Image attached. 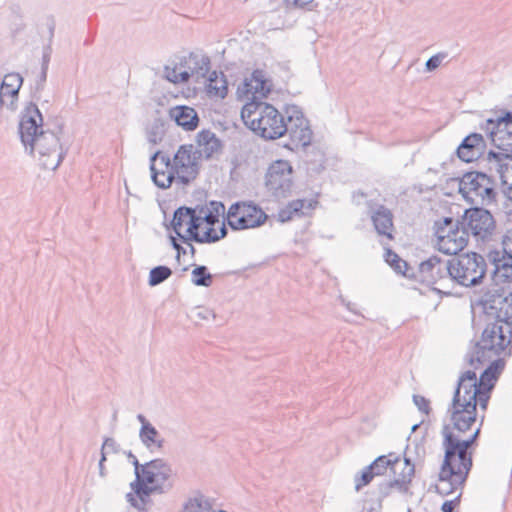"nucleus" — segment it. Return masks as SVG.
<instances>
[{"mask_svg": "<svg viewBox=\"0 0 512 512\" xmlns=\"http://www.w3.org/2000/svg\"><path fill=\"white\" fill-rule=\"evenodd\" d=\"M503 252L505 254L512 255V230L508 231L506 235H504L502 240Z\"/></svg>", "mask_w": 512, "mask_h": 512, "instance_id": "47", "label": "nucleus"}, {"mask_svg": "<svg viewBox=\"0 0 512 512\" xmlns=\"http://www.w3.org/2000/svg\"><path fill=\"white\" fill-rule=\"evenodd\" d=\"M54 29H55V24L54 22H52L49 26V44L44 47L43 49V56H42V66H41V69L42 70H48V66H49V62H50V58H51V42H52V38L54 36Z\"/></svg>", "mask_w": 512, "mask_h": 512, "instance_id": "41", "label": "nucleus"}, {"mask_svg": "<svg viewBox=\"0 0 512 512\" xmlns=\"http://www.w3.org/2000/svg\"><path fill=\"white\" fill-rule=\"evenodd\" d=\"M150 170L153 183L161 189L169 188L175 179L170 157L160 151L150 157Z\"/></svg>", "mask_w": 512, "mask_h": 512, "instance_id": "19", "label": "nucleus"}, {"mask_svg": "<svg viewBox=\"0 0 512 512\" xmlns=\"http://www.w3.org/2000/svg\"><path fill=\"white\" fill-rule=\"evenodd\" d=\"M504 187H507L506 194L509 199H512V172L508 173V183L502 184Z\"/></svg>", "mask_w": 512, "mask_h": 512, "instance_id": "54", "label": "nucleus"}, {"mask_svg": "<svg viewBox=\"0 0 512 512\" xmlns=\"http://www.w3.org/2000/svg\"><path fill=\"white\" fill-rule=\"evenodd\" d=\"M499 151H489L487 161L489 172L495 171L499 175L501 184L508 183V173L512 172V132L493 138L492 143Z\"/></svg>", "mask_w": 512, "mask_h": 512, "instance_id": "12", "label": "nucleus"}, {"mask_svg": "<svg viewBox=\"0 0 512 512\" xmlns=\"http://www.w3.org/2000/svg\"><path fill=\"white\" fill-rule=\"evenodd\" d=\"M489 257L495 266L493 284L478 301L486 321L482 345L488 352L512 342V255L493 251Z\"/></svg>", "mask_w": 512, "mask_h": 512, "instance_id": "2", "label": "nucleus"}, {"mask_svg": "<svg viewBox=\"0 0 512 512\" xmlns=\"http://www.w3.org/2000/svg\"><path fill=\"white\" fill-rule=\"evenodd\" d=\"M405 467H415L409 457L404 456Z\"/></svg>", "mask_w": 512, "mask_h": 512, "instance_id": "58", "label": "nucleus"}, {"mask_svg": "<svg viewBox=\"0 0 512 512\" xmlns=\"http://www.w3.org/2000/svg\"><path fill=\"white\" fill-rule=\"evenodd\" d=\"M22 82L23 78L20 76V74L10 73L5 75L0 88L5 91L7 95L15 98L18 95Z\"/></svg>", "mask_w": 512, "mask_h": 512, "instance_id": "34", "label": "nucleus"}, {"mask_svg": "<svg viewBox=\"0 0 512 512\" xmlns=\"http://www.w3.org/2000/svg\"><path fill=\"white\" fill-rule=\"evenodd\" d=\"M196 141L198 144L199 154L204 155L205 158H210L221 149V142L216 137L215 133L210 130H202L197 134Z\"/></svg>", "mask_w": 512, "mask_h": 512, "instance_id": "27", "label": "nucleus"}, {"mask_svg": "<svg viewBox=\"0 0 512 512\" xmlns=\"http://www.w3.org/2000/svg\"><path fill=\"white\" fill-rule=\"evenodd\" d=\"M227 233H228L227 228H226L225 224L223 223L219 229V234H218L219 240L226 237Z\"/></svg>", "mask_w": 512, "mask_h": 512, "instance_id": "56", "label": "nucleus"}, {"mask_svg": "<svg viewBox=\"0 0 512 512\" xmlns=\"http://www.w3.org/2000/svg\"><path fill=\"white\" fill-rule=\"evenodd\" d=\"M47 71L48 70H42L41 69V73L38 76V80L36 82V89L37 90H42L44 88V84H45L46 79H47Z\"/></svg>", "mask_w": 512, "mask_h": 512, "instance_id": "52", "label": "nucleus"}, {"mask_svg": "<svg viewBox=\"0 0 512 512\" xmlns=\"http://www.w3.org/2000/svg\"><path fill=\"white\" fill-rule=\"evenodd\" d=\"M485 148L486 141L483 135L480 133H471L462 140L456 153L461 161L469 163L479 159L484 153Z\"/></svg>", "mask_w": 512, "mask_h": 512, "instance_id": "22", "label": "nucleus"}, {"mask_svg": "<svg viewBox=\"0 0 512 512\" xmlns=\"http://www.w3.org/2000/svg\"><path fill=\"white\" fill-rule=\"evenodd\" d=\"M413 402L419 411L428 415L431 412L430 401L422 395H413Z\"/></svg>", "mask_w": 512, "mask_h": 512, "instance_id": "43", "label": "nucleus"}, {"mask_svg": "<svg viewBox=\"0 0 512 512\" xmlns=\"http://www.w3.org/2000/svg\"><path fill=\"white\" fill-rule=\"evenodd\" d=\"M169 117L185 131H194L199 125V117L194 108L177 105L169 109Z\"/></svg>", "mask_w": 512, "mask_h": 512, "instance_id": "25", "label": "nucleus"}, {"mask_svg": "<svg viewBox=\"0 0 512 512\" xmlns=\"http://www.w3.org/2000/svg\"><path fill=\"white\" fill-rule=\"evenodd\" d=\"M241 118L253 132L267 140H275L285 135L284 116L271 104L263 101H250L241 110Z\"/></svg>", "mask_w": 512, "mask_h": 512, "instance_id": "5", "label": "nucleus"}, {"mask_svg": "<svg viewBox=\"0 0 512 512\" xmlns=\"http://www.w3.org/2000/svg\"><path fill=\"white\" fill-rule=\"evenodd\" d=\"M477 405L480 406V390L475 371L468 370L458 379L452 402L447 413L451 425L445 424L441 434L444 459L440 467L439 488L447 494L466 482L473 466V450L480 436L484 415L480 425L466 436L477 420Z\"/></svg>", "mask_w": 512, "mask_h": 512, "instance_id": "1", "label": "nucleus"}, {"mask_svg": "<svg viewBox=\"0 0 512 512\" xmlns=\"http://www.w3.org/2000/svg\"><path fill=\"white\" fill-rule=\"evenodd\" d=\"M399 461V456L394 453H390L388 455L378 456L370 465H368V467L369 470L373 472L374 476H382L386 473L388 468L396 473V466Z\"/></svg>", "mask_w": 512, "mask_h": 512, "instance_id": "30", "label": "nucleus"}, {"mask_svg": "<svg viewBox=\"0 0 512 512\" xmlns=\"http://www.w3.org/2000/svg\"><path fill=\"white\" fill-rule=\"evenodd\" d=\"M370 217L374 228L378 235L393 240L392 234L394 230L393 214L390 209L384 205H377L376 208L370 210Z\"/></svg>", "mask_w": 512, "mask_h": 512, "instance_id": "24", "label": "nucleus"}, {"mask_svg": "<svg viewBox=\"0 0 512 512\" xmlns=\"http://www.w3.org/2000/svg\"><path fill=\"white\" fill-rule=\"evenodd\" d=\"M203 512H216V510L212 509V501L210 500V510L209 511H203Z\"/></svg>", "mask_w": 512, "mask_h": 512, "instance_id": "61", "label": "nucleus"}, {"mask_svg": "<svg viewBox=\"0 0 512 512\" xmlns=\"http://www.w3.org/2000/svg\"><path fill=\"white\" fill-rule=\"evenodd\" d=\"M120 451V445L116 442V440L112 437H105L102 447H101V453H119Z\"/></svg>", "mask_w": 512, "mask_h": 512, "instance_id": "42", "label": "nucleus"}, {"mask_svg": "<svg viewBox=\"0 0 512 512\" xmlns=\"http://www.w3.org/2000/svg\"><path fill=\"white\" fill-rule=\"evenodd\" d=\"M437 247L447 255H457L468 244V236L460 218L445 217L436 223Z\"/></svg>", "mask_w": 512, "mask_h": 512, "instance_id": "10", "label": "nucleus"}, {"mask_svg": "<svg viewBox=\"0 0 512 512\" xmlns=\"http://www.w3.org/2000/svg\"><path fill=\"white\" fill-rule=\"evenodd\" d=\"M170 239H171L172 247H173L174 249H176V248L179 246V244H180V243H179V242L177 241V239H176L175 237H173V236H171V237H170Z\"/></svg>", "mask_w": 512, "mask_h": 512, "instance_id": "59", "label": "nucleus"}, {"mask_svg": "<svg viewBox=\"0 0 512 512\" xmlns=\"http://www.w3.org/2000/svg\"><path fill=\"white\" fill-rule=\"evenodd\" d=\"M367 512H379L377 509L371 508Z\"/></svg>", "mask_w": 512, "mask_h": 512, "instance_id": "63", "label": "nucleus"}, {"mask_svg": "<svg viewBox=\"0 0 512 512\" xmlns=\"http://www.w3.org/2000/svg\"><path fill=\"white\" fill-rule=\"evenodd\" d=\"M373 472L369 470V467H365L361 472L360 476H355V489L360 491L364 486L368 485L374 478Z\"/></svg>", "mask_w": 512, "mask_h": 512, "instance_id": "40", "label": "nucleus"}, {"mask_svg": "<svg viewBox=\"0 0 512 512\" xmlns=\"http://www.w3.org/2000/svg\"><path fill=\"white\" fill-rule=\"evenodd\" d=\"M139 438L141 443L151 452L164 448L165 440L153 425L141 427Z\"/></svg>", "mask_w": 512, "mask_h": 512, "instance_id": "28", "label": "nucleus"}, {"mask_svg": "<svg viewBox=\"0 0 512 512\" xmlns=\"http://www.w3.org/2000/svg\"><path fill=\"white\" fill-rule=\"evenodd\" d=\"M133 492L126 495L127 501L139 510H144L147 498L152 494H163V488L157 487L146 481L145 476L141 473H136L135 480L130 484Z\"/></svg>", "mask_w": 512, "mask_h": 512, "instance_id": "20", "label": "nucleus"}, {"mask_svg": "<svg viewBox=\"0 0 512 512\" xmlns=\"http://www.w3.org/2000/svg\"><path fill=\"white\" fill-rule=\"evenodd\" d=\"M116 419H117V412H114V414H113V420H114V421H116Z\"/></svg>", "mask_w": 512, "mask_h": 512, "instance_id": "64", "label": "nucleus"}, {"mask_svg": "<svg viewBox=\"0 0 512 512\" xmlns=\"http://www.w3.org/2000/svg\"><path fill=\"white\" fill-rule=\"evenodd\" d=\"M482 341L483 335L480 341L474 345L472 351L467 355V361L475 369L485 363H489L488 367L480 374V377L477 378V384L480 390V408L485 411L491 397V392L505 366V362L500 358V355L510 343L503 345L502 349L498 350L495 348V350L488 352L482 345Z\"/></svg>", "mask_w": 512, "mask_h": 512, "instance_id": "4", "label": "nucleus"}, {"mask_svg": "<svg viewBox=\"0 0 512 512\" xmlns=\"http://www.w3.org/2000/svg\"><path fill=\"white\" fill-rule=\"evenodd\" d=\"M202 224L197 206L195 208L181 206L174 211L171 227L179 239L188 245L192 256L196 250L191 244V235L196 228H201Z\"/></svg>", "mask_w": 512, "mask_h": 512, "instance_id": "13", "label": "nucleus"}, {"mask_svg": "<svg viewBox=\"0 0 512 512\" xmlns=\"http://www.w3.org/2000/svg\"><path fill=\"white\" fill-rule=\"evenodd\" d=\"M390 483L393 489H397L401 493H407L410 489V483L399 476L394 480H390Z\"/></svg>", "mask_w": 512, "mask_h": 512, "instance_id": "45", "label": "nucleus"}, {"mask_svg": "<svg viewBox=\"0 0 512 512\" xmlns=\"http://www.w3.org/2000/svg\"><path fill=\"white\" fill-rule=\"evenodd\" d=\"M285 126L287 127L285 134H288L290 138V142L285 144V147L294 150L310 145L313 134L312 130L308 120L296 107H293L291 113L288 114Z\"/></svg>", "mask_w": 512, "mask_h": 512, "instance_id": "15", "label": "nucleus"}, {"mask_svg": "<svg viewBox=\"0 0 512 512\" xmlns=\"http://www.w3.org/2000/svg\"><path fill=\"white\" fill-rule=\"evenodd\" d=\"M202 223L214 226L219 222V216L225 212V206L219 201H210L207 206H197Z\"/></svg>", "mask_w": 512, "mask_h": 512, "instance_id": "29", "label": "nucleus"}, {"mask_svg": "<svg viewBox=\"0 0 512 512\" xmlns=\"http://www.w3.org/2000/svg\"><path fill=\"white\" fill-rule=\"evenodd\" d=\"M175 250L177 252V255H176L177 260L180 259V256L182 254L185 255V248L181 244H179V246Z\"/></svg>", "mask_w": 512, "mask_h": 512, "instance_id": "57", "label": "nucleus"}, {"mask_svg": "<svg viewBox=\"0 0 512 512\" xmlns=\"http://www.w3.org/2000/svg\"><path fill=\"white\" fill-rule=\"evenodd\" d=\"M270 90L265 72L260 69L254 70L250 77L245 78L242 87H238V93L245 95L250 101H262Z\"/></svg>", "mask_w": 512, "mask_h": 512, "instance_id": "21", "label": "nucleus"}, {"mask_svg": "<svg viewBox=\"0 0 512 512\" xmlns=\"http://www.w3.org/2000/svg\"><path fill=\"white\" fill-rule=\"evenodd\" d=\"M459 193L473 206H497L498 182L492 174L472 170L459 178Z\"/></svg>", "mask_w": 512, "mask_h": 512, "instance_id": "6", "label": "nucleus"}, {"mask_svg": "<svg viewBox=\"0 0 512 512\" xmlns=\"http://www.w3.org/2000/svg\"><path fill=\"white\" fill-rule=\"evenodd\" d=\"M207 80V89L209 94L220 98H225L228 93V83L223 72L218 75L217 71H212Z\"/></svg>", "mask_w": 512, "mask_h": 512, "instance_id": "32", "label": "nucleus"}, {"mask_svg": "<svg viewBox=\"0 0 512 512\" xmlns=\"http://www.w3.org/2000/svg\"><path fill=\"white\" fill-rule=\"evenodd\" d=\"M447 57L446 53H438L436 55L431 56L425 63V67L427 71H434L437 69L441 62Z\"/></svg>", "mask_w": 512, "mask_h": 512, "instance_id": "44", "label": "nucleus"}, {"mask_svg": "<svg viewBox=\"0 0 512 512\" xmlns=\"http://www.w3.org/2000/svg\"><path fill=\"white\" fill-rule=\"evenodd\" d=\"M419 273L423 281L444 286L445 281L452 282V259L433 255L419 264Z\"/></svg>", "mask_w": 512, "mask_h": 512, "instance_id": "17", "label": "nucleus"}, {"mask_svg": "<svg viewBox=\"0 0 512 512\" xmlns=\"http://www.w3.org/2000/svg\"><path fill=\"white\" fill-rule=\"evenodd\" d=\"M191 282L195 286L210 287L213 282V276L204 265L196 266L191 272Z\"/></svg>", "mask_w": 512, "mask_h": 512, "instance_id": "35", "label": "nucleus"}, {"mask_svg": "<svg viewBox=\"0 0 512 512\" xmlns=\"http://www.w3.org/2000/svg\"><path fill=\"white\" fill-rule=\"evenodd\" d=\"M487 264L484 257L469 252L452 258V282L464 287H473L482 283Z\"/></svg>", "mask_w": 512, "mask_h": 512, "instance_id": "9", "label": "nucleus"}, {"mask_svg": "<svg viewBox=\"0 0 512 512\" xmlns=\"http://www.w3.org/2000/svg\"><path fill=\"white\" fill-rule=\"evenodd\" d=\"M210 58L201 52H190L188 55L180 56L172 65H165L163 77L173 83H188L192 77L206 79L210 71Z\"/></svg>", "mask_w": 512, "mask_h": 512, "instance_id": "8", "label": "nucleus"}, {"mask_svg": "<svg viewBox=\"0 0 512 512\" xmlns=\"http://www.w3.org/2000/svg\"><path fill=\"white\" fill-rule=\"evenodd\" d=\"M385 249L384 258L385 261L389 264V266L398 274H401L406 277H411L409 274V264L399 257L392 249L386 247L387 244L382 243Z\"/></svg>", "mask_w": 512, "mask_h": 512, "instance_id": "33", "label": "nucleus"}, {"mask_svg": "<svg viewBox=\"0 0 512 512\" xmlns=\"http://www.w3.org/2000/svg\"><path fill=\"white\" fill-rule=\"evenodd\" d=\"M204 510H210V498L197 490L193 493V496L184 501L179 512H203Z\"/></svg>", "mask_w": 512, "mask_h": 512, "instance_id": "31", "label": "nucleus"}, {"mask_svg": "<svg viewBox=\"0 0 512 512\" xmlns=\"http://www.w3.org/2000/svg\"><path fill=\"white\" fill-rule=\"evenodd\" d=\"M105 461H106L105 453H101V458H100V461H99V475L101 477H105L106 476V470H105V466H104V462Z\"/></svg>", "mask_w": 512, "mask_h": 512, "instance_id": "53", "label": "nucleus"}, {"mask_svg": "<svg viewBox=\"0 0 512 512\" xmlns=\"http://www.w3.org/2000/svg\"><path fill=\"white\" fill-rule=\"evenodd\" d=\"M200 228H196L194 233L191 235V242H197V243H214L219 241L218 233L213 228V226H210L207 228V230L203 233H199Z\"/></svg>", "mask_w": 512, "mask_h": 512, "instance_id": "38", "label": "nucleus"}, {"mask_svg": "<svg viewBox=\"0 0 512 512\" xmlns=\"http://www.w3.org/2000/svg\"><path fill=\"white\" fill-rule=\"evenodd\" d=\"M141 474L150 484L163 488V494L174 487L172 466L162 458H156L143 464Z\"/></svg>", "mask_w": 512, "mask_h": 512, "instance_id": "18", "label": "nucleus"}, {"mask_svg": "<svg viewBox=\"0 0 512 512\" xmlns=\"http://www.w3.org/2000/svg\"><path fill=\"white\" fill-rule=\"evenodd\" d=\"M491 206H472L464 210L460 217V225L466 234L477 244H487L495 241L499 235L496 220L489 210Z\"/></svg>", "mask_w": 512, "mask_h": 512, "instance_id": "7", "label": "nucleus"}, {"mask_svg": "<svg viewBox=\"0 0 512 512\" xmlns=\"http://www.w3.org/2000/svg\"><path fill=\"white\" fill-rule=\"evenodd\" d=\"M172 275V270L168 266L159 265L150 270L148 283L150 286H157L163 283Z\"/></svg>", "mask_w": 512, "mask_h": 512, "instance_id": "37", "label": "nucleus"}, {"mask_svg": "<svg viewBox=\"0 0 512 512\" xmlns=\"http://www.w3.org/2000/svg\"><path fill=\"white\" fill-rule=\"evenodd\" d=\"M289 8H307L312 9L314 0H284Z\"/></svg>", "mask_w": 512, "mask_h": 512, "instance_id": "46", "label": "nucleus"}, {"mask_svg": "<svg viewBox=\"0 0 512 512\" xmlns=\"http://www.w3.org/2000/svg\"><path fill=\"white\" fill-rule=\"evenodd\" d=\"M147 140L152 144H158L162 141L165 134V124L160 118L154 119V121L147 128Z\"/></svg>", "mask_w": 512, "mask_h": 512, "instance_id": "36", "label": "nucleus"}, {"mask_svg": "<svg viewBox=\"0 0 512 512\" xmlns=\"http://www.w3.org/2000/svg\"><path fill=\"white\" fill-rule=\"evenodd\" d=\"M137 420L141 423V427L152 425L143 414H138Z\"/></svg>", "mask_w": 512, "mask_h": 512, "instance_id": "55", "label": "nucleus"}, {"mask_svg": "<svg viewBox=\"0 0 512 512\" xmlns=\"http://www.w3.org/2000/svg\"><path fill=\"white\" fill-rule=\"evenodd\" d=\"M19 134L25 150L30 154H39L44 169L56 170L59 167L66 154L60 143L63 129L44 130L43 117L36 104L30 103L22 112Z\"/></svg>", "mask_w": 512, "mask_h": 512, "instance_id": "3", "label": "nucleus"}, {"mask_svg": "<svg viewBox=\"0 0 512 512\" xmlns=\"http://www.w3.org/2000/svg\"><path fill=\"white\" fill-rule=\"evenodd\" d=\"M172 170L182 184H189L196 179L199 165L193 145H181L171 161Z\"/></svg>", "mask_w": 512, "mask_h": 512, "instance_id": "16", "label": "nucleus"}, {"mask_svg": "<svg viewBox=\"0 0 512 512\" xmlns=\"http://www.w3.org/2000/svg\"><path fill=\"white\" fill-rule=\"evenodd\" d=\"M414 474L415 467H404L403 470L400 472L399 477H401L404 480H407L408 483L411 484Z\"/></svg>", "mask_w": 512, "mask_h": 512, "instance_id": "50", "label": "nucleus"}, {"mask_svg": "<svg viewBox=\"0 0 512 512\" xmlns=\"http://www.w3.org/2000/svg\"><path fill=\"white\" fill-rule=\"evenodd\" d=\"M126 457L128 458V460L133 464L134 468H135V474L137 473H141V470L143 469V464H140L137 457L132 453V451H126L124 452Z\"/></svg>", "mask_w": 512, "mask_h": 512, "instance_id": "48", "label": "nucleus"}, {"mask_svg": "<svg viewBox=\"0 0 512 512\" xmlns=\"http://www.w3.org/2000/svg\"><path fill=\"white\" fill-rule=\"evenodd\" d=\"M480 129L484 131L493 143V138L503 136L504 133L512 132V111L500 110V115L495 118H487L480 124Z\"/></svg>", "mask_w": 512, "mask_h": 512, "instance_id": "23", "label": "nucleus"}, {"mask_svg": "<svg viewBox=\"0 0 512 512\" xmlns=\"http://www.w3.org/2000/svg\"><path fill=\"white\" fill-rule=\"evenodd\" d=\"M226 219L229 227L238 231L260 227L267 221L268 216L252 201H240L229 207Z\"/></svg>", "mask_w": 512, "mask_h": 512, "instance_id": "11", "label": "nucleus"}, {"mask_svg": "<svg viewBox=\"0 0 512 512\" xmlns=\"http://www.w3.org/2000/svg\"><path fill=\"white\" fill-rule=\"evenodd\" d=\"M316 203L317 202L305 199L292 200L278 211V221L285 223L296 218H301L306 215V210L310 211L314 209V204Z\"/></svg>", "mask_w": 512, "mask_h": 512, "instance_id": "26", "label": "nucleus"}, {"mask_svg": "<svg viewBox=\"0 0 512 512\" xmlns=\"http://www.w3.org/2000/svg\"><path fill=\"white\" fill-rule=\"evenodd\" d=\"M393 487L391 486L390 481H385L379 484V494L380 498H386L391 494Z\"/></svg>", "mask_w": 512, "mask_h": 512, "instance_id": "49", "label": "nucleus"}, {"mask_svg": "<svg viewBox=\"0 0 512 512\" xmlns=\"http://www.w3.org/2000/svg\"><path fill=\"white\" fill-rule=\"evenodd\" d=\"M293 169L286 160L272 163L266 173V187L275 197H286L293 186Z\"/></svg>", "mask_w": 512, "mask_h": 512, "instance_id": "14", "label": "nucleus"}, {"mask_svg": "<svg viewBox=\"0 0 512 512\" xmlns=\"http://www.w3.org/2000/svg\"><path fill=\"white\" fill-rule=\"evenodd\" d=\"M419 427V424H415L412 426V432H415L417 428Z\"/></svg>", "mask_w": 512, "mask_h": 512, "instance_id": "62", "label": "nucleus"}, {"mask_svg": "<svg viewBox=\"0 0 512 512\" xmlns=\"http://www.w3.org/2000/svg\"><path fill=\"white\" fill-rule=\"evenodd\" d=\"M4 95H7L5 91H3L1 88H0V108L3 107L4 105V100H3V96Z\"/></svg>", "mask_w": 512, "mask_h": 512, "instance_id": "60", "label": "nucleus"}, {"mask_svg": "<svg viewBox=\"0 0 512 512\" xmlns=\"http://www.w3.org/2000/svg\"><path fill=\"white\" fill-rule=\"evenodd\" d=\"M438 480H440V475L438 476ZM464 485H465V483L463 485H461V487L453 489V491L447 493V495H449V494H451L453 492H456V491L460 490L459 494L456 496L455 499L450 500V501H445L442 504V506H441V511L442 512H453L454 511L455 507L460 503V498H461V495H462L461 490L463 489ZM440 486H441V481H439V484L436 486L437 492L439 494H441V495L446 496V494L440 492V490H439Z\"/></svg>", "mask_w": 512, "mask_h": 512, "instance_id": "39", "label": "nucleus"}, {"mask_svg": "<svg viewBox=\"0 0 512 512\" xmlns=\"http://www.w3.org/2000/svg\"><path fill=\"white\" fill-rule=\"evenodd\" d=\"M197 316L200 318V319H203V320H208L209 318H215V313L208 309V308H203L201 309L198 313H197Z\"/></svg>", "mask_w": 512, "mask_h": 512, "instance_id": "51", "label": "nucleus"}]
</instances>
